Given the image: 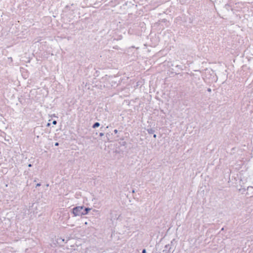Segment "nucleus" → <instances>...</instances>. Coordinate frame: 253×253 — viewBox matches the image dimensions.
Returning <instances> with one entry per match:
<instances>
[{
  "instance_id": "obj_1",
  "label": "nucleus",
  "mask_w": 253,
  "mask_h": 253,
  "mask_svg": "<svg viewBox=\"0 0 253 253\" xmlns=\"http://www.w3.org/2000/svg\"><path fill=\"white\" fill-rule=\"evenodd\" d=\"M91 209L89 208H84V206H79L73 209V213L74 216H82L88 213Z\"/></svg>"
},
{
  "instance_id": "obj_2",
  "label": "nucleus",
  "mask_w": 253,
  "mask_h": 253,
  "mask_svg": "<svg viewBox=\"0 0 253 253\" xmlns=\"http://www.w3.org/2000/svg\"><path fill=\"white\" fill-rule=\"evenodd\" d=\"M170 249L171 248L170 247V245L169 244L165 246V249L163 250V252L165 253H169L170 252Z\"/></svg>"
},
{
  "instance_id": "obj_3",
  "label": "nucleus",
  "mask_w": 253,
  "mask_h": 253,
  "mask_svg": "<svg viewBox=\"0 0 253 253\" xmlns=\"http://www.w3.org/2000/svg\"><path fill=\"white\" fill-rule=\"evenodd\" d=\"M147 131L149 134H153L155 132V130L153 128H148Z\"/></svg>"
},
{
  "instance_id": "obj_4",
  "label": "nucleus",
  "mask_w": 253,
  "mask_h": 253,
  "mask_svg": "<svg viewBox=\"0 0 253 253\" xmlns=\"http://www.w3.org/2000/svg\"><path fill=\"white\" fill-rule=\"evenodd\" d=\"M100 126V124L98 123V122H96L95 123L93 126H92V127L93 128H96V127H98Z\"/></svg>"
},
{
  "instance_id": "obj_5",
  "label": "nucleus",
  "mask_w": 253,
  "mask_h": 253,
  "mask_svg": "<svg viewBox=\"0 0 253 253\" xmlns=\"http://www.w3.org/2000/svg\"><path fill=\"white\" fill-rule=\"evenodd\" d=\"M195 80L200 81V80H201V79H200V77H198V78H197V77H194V79H193V81L194 83H195Z\"/></svg>"
},
{
  "instance_id": "obj_6",
  "label": "nucleus",
  "mask_w": 253,
  "mask_h": 253,
  "mask_svg": "<svg viewBox=\"0 0 253 253\" xmlns=\"http://www.w3.org/2000/svg\"><path fill=\"white\" fill-rule=\"evenodd\" d=\"M104 135V134L103 132H100L99 133V136H101V137L103 136Z\"/></svg>"
},
{
  "instance_id": "obj_7",
  "label": "nucleus",
  "mask_w": 253,
  "mask_h": 253,
  "mask_svg": "<svg viewBox=\"0 0 253 253\" xmlns=\"http://www.w3.org/2000/svg\"><path fill=\"white\" fill-rule=\"evenodd\" d=\"M142 253H147L146 249H143L142 251Z\"/></svg>"
},
{
  "instance_id": "obj_8",
  "label": "nucleus",
  "mask_w": 253,
  "mask_h": 253,
  "mask_svg": "<svg viewBox=\"0 0 253 253\" xmlns=\"http://www.w3.org/2000/svg\"><path fill=\"white\" fill-rule=\"evenodd\" d=\"M56 124H57V122H56V121H53L52 122V124H53V125H56Z\"/></svg>"
},
{
  "instance_id": "obj_9",
  "label": "nucleus",
  "mask_w": 253,
  "mask_h": 253,
  "mask_svg": "<svg viewBox=\"0 0 253 253\" xmlns=\"http://www.w3.org/2000/svg\"><path fill=\"white\" fill-rule=\"evenodd\" d=\"M207 90H208V92H211V89L210 88H208Z\"/></svg>"
},
{
  "instance_id": "obj_10",
  "label": "nucleus",
  "mask_w": 253,
  "mask_h": 253,
  "mask_svg": "<svg viewBox=\"0 0 253 253\" xmlns=\"http://www.w3.org/2000/svg\"><path fill=\"white\" fill-rule=\"evenodd\" d=\"M114 132L115 133H118V130L117 129H115L114 130Z\"/></svg>"
},
{
  "instance_id": "obj_11",
  "label": "nucleus",
  "mask_w": 253,
  "mask_h": 253,
  "mask_svg": "<svg viewBox=\"0 0 253 253\" xmlns=\"http://www.w3.org/2000/svg\"><path fill=\"white\" fill-rule=\"evenodd\" d=\"M58 145H59V143H58V142H56V143H55V146H58Z\"/></svg>"
},
{
  "instance_id": "obj_12",
  "label": "nucleus",
  "mask_w": 253,
  "mask_h": 253,
  "mask_svg": "<svg viewBox=\"0 0 253 253\" xmlns=\"http://www.w3.org/2000/svg\"><path fill=\"white\" fill-rule=\"evenodd\" d=\"M153 137H154V138H156L157 137V135H156V134H154L153 135Z\"/></svg>"
},
{
  "instance_id": "obj_13",
  "label": "nucleus",
  "mask_w": 253,
  "mask_h": 253,
  "mask_svg": "<svg viewBox=\"0 0 253 253\" xmlns=\"http://www.w3.org/2000/svg\"><path fill=\"white\" fill-rule=\"evenodd\" d=\"M41 185L40 183H38L36 185V187L40 186Z\"/></svg>"
},
{
  "instance_id": "obj_14",
  "label": "nucleus",
  "mask_w": 253,
  "mask_h": 253,
  "mask_svg": "<svg viewBox=\"0 0 253 253\" xmlns=\"http://www.w3.org/2000/svg\"><path fill=\"white\" fill-rule=\"evenodd\" d=\"M32 165L31 164H29V165H28V167H32Z\"/></svg>"
},
{
  "instance_id": "obj_15",
  "label": "nucleus",
  "mask_w": 253,
  "mask_h": 253,
  "mask_svg": "<svg viewBox=\"0 0 253 253\" xmlns=\"http://www.w3.org/2000/svg\"><path fill=\"white\" fill-rule=\"evenodd\" d=\"M249 188H250V186H248V187L247 189L248 190ZM251 188H253V187H251Z\"/></svg>"
},
{
  "instance_id": "obj_16",
  "label": "nucleus",
  "mask_w": 253,
  "mask_h": 253,
  "mask_svg": "<svg viewBox=\"0 0 253 253\" xmlns=\"http://www.w3.org/2000/svg\"><path fill=\"white\" fill-rule=\"evenodd\" d=\"M50 126V124L48 123L47 125V126Z\"/></svg>"
},
{
  "instance_id": "obj_17",
  "label": "nucleus",
  "mask_w": 253,
  "mask_h": 253,
  "mask_svg": "<svg viewBox=\"0 0 253 253\" xmlns=\"http://www.w3.org/2000/svg\"><path fill=\"white\" fill-rule=\"evenodd\" d=\"M102 128H103V127H101L100 128V129H101V130L102 129Z\"/></svg>"
}]
</instances>
